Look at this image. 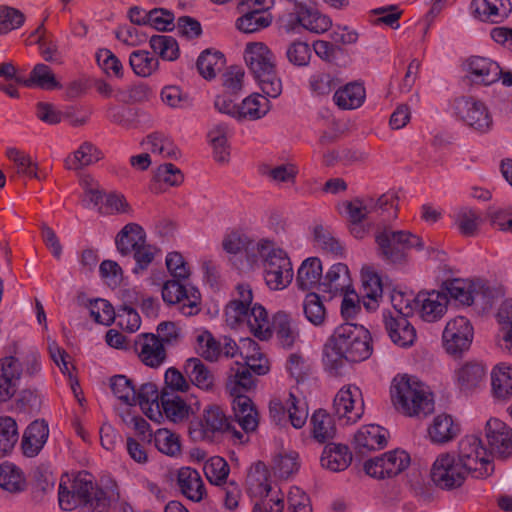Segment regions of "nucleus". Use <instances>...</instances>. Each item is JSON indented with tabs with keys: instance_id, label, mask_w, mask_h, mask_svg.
I'll return each mask as SVG.
<instances>
[{
	"instance_id": "4be33fe9",
	"label": "nucleus",
	"mask_w": 512,
	"mask_h": 512,
	"mask_svg": "<svg viewBox=\"0 0 512 512\" xmlns=\"http://www.w3.org/2000/svg\"><path fill=\"white\" fill-rule=\"evenodd\" d=\"M177 485L183 496L193 502H200L207 495L199 472L190 467H182L177 473Z\"/></svg>"
},
{
	"instance_id": "e433bc0d",
	"label": "nucleus",
	"mask_w": 512,
	"mask_h": 512,
	"mask_svg": "<svg viewBox=\"0 0 512 512\" xmlns=\"http://www.w3.org/2000/svg\"><path fill=\"white\" fill-rule=\"evenodd\" d=\"M103 158V153L91 142H83L71 155L67 156L64 164L68 170H79Z\"/></svg>"
},
{
	"instance_id": "69168bd1",
	"label": "nucleus",
	"mask_w": 512,
	"mask_h": 512,
	"mask_svg": "<svg viewBox=\"0 0 512 512\" xmlns=\"http://www.w3.org/2000/svg\"><path fill=\"white\" fill-rule=\"evenodd\" d=\"M90 315L96 323L106 326H110L116 319L114 307L105 299L90 301Z\"/></svg>"
},
{
	"instance_id": "4468645a",
	"label": "nucleus",
	"mask_w": 512,
	"mask_h": 512,
	"mask_svg": "<svg viewBox=\"0 0 512 512\" xmlns=\"http://www.w3.org/2000/svg\"><path fill=\"white\" fill-rule=\"evenodd\" d=\"M442 338L447 353L461 355L472 343L473 327L467 318L456 317L446 324Z\"/></svg>"
},
{
	"instance_id": "3c124183",
	"label": "nucleus",
	"mask_w": 512,
	"mask_h": 512,
	"mask_svg": "<svg viewBox=\"0 0 512 512\" xmlns=\"http://www.w3.org/2000/svg\"><path fill=\"white\" fill-rule=\"evenodd\" d=\"M18 426L10 416L0 417V458L6 457L18 442Z\"/></svg>"
},
{
	"instance_id": "c85d7f7f",
	"label": "nucleus",
	"mask_w": 512,
	"mask_h": 512,
	"mask_svg": "<svg viewBox=\"0 0 512 512\" xmlns=\"http://www.w3.org/2000/svg\"><path fill=\"white\" fill-rule=\"evenodd\" d=\"M233 411L239 426L246 432L254 431L258 426V412L252 400L246 396H233Z\"/></svg>"
},
{
	"instance_id": "e2e57ef3",
	"label": "nucleus",
	"mask_w": 512,
	"mask_h": 512,
	"mask_svg": "<svg viewBox=\"0 0 512 512\" xmlns=\"http://www.w3.org/2000/svg\"><path fill=\"white\" fill-rule=\"evenodd\" d=\"M229 465L219 456L211 457L204 464V473L210 483L221 485L225 483L229 474Z\"/></svg>"
},
{
	"instance_id": "1a4fd4ad",
	"label": "nucleus",
	"mask_w": 512,
	"mask_h": 512,
	"mask_svg": "<svg viewBox=\"0 0 512 512\" xmlns=\"http://www.w3.org/2000/svg\"><path fill=\"white\" fill-rule=\"evenodd\" d=\"M457 461L474 478H485L493 471L490 454L474 435L463 437L458 445Z\"/></svg>"
},
{
	"instance_id": "c9c22d12",
	"label": "nucleus",
	"mask_w": 512,
	"mask_h": 512,
	"mask_svg": "<svg viewBox=\"0 0 512 512\" xmlns=\"http://www.w3.org/2000/svg\"><path fill=\"white\" fill-rule=\"evenodd\" d=\"M184 371L192 384L198 388L210 391L214 387L215 377L211 370L199 358H189Z\"/></svg>"
},
{
	"instance_id": "338daca9",
	"label": "nucleus",
	"mask_w": 512,
	"mask_h": 512,
	"mask_svg": "<svg viewBox=\"0 0 512 512\" xmlns=\"http://www.w3.org/2000/svg\"><path fill=\"white\" fill-rule=\"evenodd\" d=\"M272 468L277 477L287 479L293 473L298 471V454L294 452L289 454H279L274 458Z\"/></svg>"
},
{
	"instance_id": "f8f14e48",
	"label": "nucleus",
	"mask_w": 512,
	"mask_h": 512,
	"mask_svg": "<svg viewBox=\"0 0 512 512\" xmlns=\"http://www.w3.org/2000/svg\"><path fill=\"white\" fill-rule=\"evenodd\" d=\"M409 464V454L404 450L395 449L384 453L380 457L367 460L364 463V470L370 477L385 479L399 475Z\"/></svg>"
},
{
	"instance_id": "09e8293b",
	"label": "nucleus",
	"mask_w": 512,
	"mask_h": 512,
	"mask_svg": "<svg viewBox=\"0 0 512 512\" xmlns=\"http://www.w3.org/2000/svg\"><path fill=\"white\" fill-rule=\"evenodd\" d=\"M153 438L154 445L159 452L176 457L181 454L180 437L168 429H158L154 434L149 433V441Z\"/></svg>"
},
{
	"instance_id": "0eeeda50",
	"label": "nucleus",
	"mask_w": 512,
	"mask_h": 512,
	"mask_svg": "<svg viewBox=\"0 0 512 512\" xmlns=\"http://www.w3.org/2000/svg\"><path fill=\"white\" fill-rule=\"evenodd\" d=\"M375 241L378 246V254L389 264L403 265L408 261V252L412 248L422 249V239L409 231H393L385 228L377 232Z\"/></svg>"
},
{
	"instance_id": "2eb2a0df",
	"label": "nucleus",
	"mask_w": 512,
	"mask_h": 512,
	"mask_svg": "<svg viewBox=\"0 0 512 512\" xmlns=\"http://www.w3.org/2000/svg\"><path fill=\"white\" fill-rule=\"evenodd\" d=\"M333 410L335 415L339 419H345L346 423L357 422L364 413L360 390L352 386L341 388L334 398Z\"/></svg>"
},
{
	"instance_id": "9b49d317",
	"label": "nucleus",
	"mask_w": 512,
	"mask_h": 512,
	"mask_svg": "<svg viewBox=\"0 0 512 512\" xmlns=\"http://www.w3.org/2000/svg\"><path fill=\"white\" fill-rule=\"evenodd\" d=\"M184 279L174 278L164 282L162 287V298L167 304H176L183 302L179 310L185 316L197 315L201 308V294L198 289L192 287L187 289L185 284L182 283Z\"/></svg>"
},
{
	"instance_id": "39448f33",
	"label": "nucleus",
	"mask_w": 512,
	"mask_h": 512,
	"mask_svg": "<svg viewBox=\"0 0 512 512\" xmlns=\"http://www.w3.org/2000/svg\"><path fill=\"white\" fill-rule=\"evenodd\" d=\"M189 434L195 441L209 443L220 441L224 436L239 443H244L247 440L245 435L232 425L223 409L218 405L206 407L198 419L191 421Z\"/></svg>"
},
{
	"instance_id": "8fccbe9b",
	"label": "nucleus",
	"mask_w": 512,
	"mask_h": 512,
	"mask_svg": "<svg viewBox=\"0 0 512 512\" xmlns=\"http://www.w3.org/2000/svg\"><path fill=\"white\" fill-rule=\"evenodd\" d=\"M26 481L22 471L13 463L4 462L0 465V487L10 493L25 489Z\"/></svg>"
},
{
	"instance_id": "58836bf2",
	"label": "nucleus",
	"mask_w": 512,
	"mask_h": 512,
	"mask_svg": "<svg viewBox=\"0 0 512 512\" xmlns=\"http://www.w3.org/2000/svg\"><path fill=\"white\" fill-rule=\"evenodd\" d=\"M241 17L236 20V27L243 33H254L268 27L272 22V17L261 6L251 10L241 12Z\"/></svg>"
},
{
	"instance_id": "9d476101",
	"label": "nucleus",
	"mask_w": 512,
	"mask_h": 512,
	"mask_svg": "<svg viewBox=\"0 0 512 512\" xmlns=\"http://www.w3.org/2000/svg\"><path fill=\"white\" fill-rule=\"evenodd\" d=\"M431 480L439 488L452 490L460 487L468 472L450 453L440 454L431 468Z\"/></svg>"
},
{
	"instance_id": "6e6d98bb",
	"label": "nucleus",
	"mask_w": 512,
	"mask_h": 512,
	"mask_svg": "<svg viewBox=\"0 0 512 512\" xmlns=\"http://www.w3.org/2000/svg\"><path fill=\"white\" fill-rule=\"evenodd\" d=\"M129 63L134 73L141 77H148L158 69V59L148 51H133L129 57Z\"/></svg>"
},
{
	"instance_id": "37998d69",
	"label": "nucleus",
	"mask_w": 512,
	"mask_h": 512,
	"mask_svg": "<svg viewBox=\"0 0 512 512\" xmlns=\"http://www.w3.org/2000/svg\"><path fill=\"white\" fill-rule=\"evenodd\" d=\"M335 104L343 110L356 109L365 100V88L359 83H349L338 89L333 96Z\"/></svg>"
},
{
	"instance_id": "774afa93",
	"label": "nucleus",
	"mask_w": 512,
	"mask_h": 512,
	"mask_svg": "<svg viewBox=\"0 0 512 512\" xmlns=\"http://www.w3.org/2000/svg\"><path fill=\"white\" fill-rule=\"evenodd\" d=\"M287 412L293 427L299 429L305 425L308 418L307 405L302 399L297 398L293 393L289 394Z\"/></svg>"
},
{
	"instance_id": "a878e982",
	"label": "nucleus",
	"mask_w": 512,
	"mask_h": 512,
	"mask_svg": "<svg viewBox=\"0 0 512 512\" xmlns=\"http://www.w3.org/2000/svg\"><path fill=\"white\" fill-rule=\"evenodd\" d=\"M49 436L48 425L44 420L33 421L25 430L21 448L27 457H35L42 450Z\"/></svg>"
},
{
	"instance_id": "052dcab7",
	"label": "nucleus",
	"mask_w": 512,
	"mask_h": 512,
	"mask_svg": "<svg viewBox=\"0 0 512 512\" xmlns=\"http://www.w3.org/2000/svg\"><path fill=\"white\" fill-rule=\"evenodd\" d=\"M314 242L319 249L326 253L335 256H342L344 253V247L340 241L321 225L314 228Z\"/></svg>"
},
{
	"instance_id": "a19ab883",
	"label": "nucleus",
	"mask_w": 512,
	"mask_h": 512,
	"mask_svg": "<svg viewBox=\"0 0 512 512\" xmlns=\"http://www.w3.org/2000/svg\"><path fill=\"white\" fill-rule=\"evenodd\" d=\"M445 289L451 298L464 305H471L484 297V293L476 290L475 286L463 279H452L444 283Z\"/></svg>"
},
{
	"instance_id": "dca6fc26",
	"label": "nucleus",
	"mask_w": 512,
	"mask_h": 512,
	"mask_svg": "<svg viewBox=\"0 0 512 512\" xmlns=\"http://www.w3.org/2000/svg\"><path fill=\"white\" fill-rule=\"evenodd\" d=\"M457 115L470 127L486 131L492 124V118L486 106L472 98H460L455 102Z\"/></svg>"
},
{
	"instance_id": "5701e85b",
	"label": "nucleus",
	"mask_w": 512,
	"mask_h": 512,
	"mask_svg": "<svg viewBox=\"0 0 512 512\" xmlns=\"http://www.w3.org/2000/svg\"><path fill=\"white\" fill-rule=\"evenodd\" d=\"M388 432L378 425H366L354 436L355 449L361 453L379 450L387 445Z\"/></svg>"
},
{
	"instance_id": "393cba45",
	"label": "nucleus",
	"mask_w": 512,
	"mask_h": 512,
	"mask_svg": "<svg viewBox=\"0 0 512 512\" xmlns=\"http://www.w3.org/2000/svg\"><path fill=\"white\" fill-rule=\"evenodd\" d=\"M272 333H275L279 344L287 349L292 348L300 336L296 321L284 311H279L273 316Z\"/></svg>"
},
{
	"instance_id": "f03ea898",
	"label": "nucleus",
	"mask_w": 512,
	"mask_h": 512,
	"mask_svg": "<svg viewBox=\"0 0 512 512\" xmlns=\"http://www.w3.org/2000/svg\"><path fill=\"white\" fill-rule=\"evenodd\" d=\"M58 500L66 511L82 506L85 512H109L111 507V498L86 471L77 473L73 479L68 475L61 477Z\"/></svg>"
},
{
	"instance_id": "79ce46f5",
	"label": "nucleus",
	"mask_w": 512,
	"mask_h": 512,
	"mask_svg": "<svg viewBox=\"0 0 512 512\" xmlns=\"http://www.w3.org/2000/svg\"><path fill=\"white\" fill-rule=\"evenodd\" d=\"M362 290L365 308L367 310H375L383 294V285L380 276L374 271H363Z\"/></svg>"
},
{
	"instance_id": "bb28decb",
	"label": "nucleus",
	"mask_w": 512,
	"mask_h": 512,
	"mask_svg": "<svg viewBox=\"0 0 512 512\" xmlns=\"http://www.w3.org/2000/svg\"><path fill=\"white\" fill-rule=\"evenodd\" d=\"M236 291L237 298L231 300L225 308L226 322L231 326L241 323L253 300V292L249 284H238Z\"/></svg>"
},
{
	"instance_id": "4c0bfd02",
	"label": "nucleus",
	"mask_w": 512,
	"mask_h": 512,
	"mask_svg": "<svg viewBox=\"0 0 512 512\" xmlns=\"http://www.w3.org/2000/svg\"><path fill=\"white\" fill-rule=\"evenodd\" d=\"M145 242V233L142 227L136 223L125 225L117 234L115 243L117 250L126 256Z\"/></svg>"
},
{
	"instance_id": "a211bd4d",
	"label": "nucleus",
	"mask_w": 512,
	"mask_h": 512,
	"mask_svg": "<svg viewBox=\"0 0 512 512\" xmlns=\"http://www.w3.org/2000/svg\"><path fill=\"white\" fill-rule=\"evenodd\" d=\"M486 438L490 454L505 459L512 455V429L499 419L486 423Z\"/></svg>"
},
{
	"instance_id": "bf43d9fd",
	"label": "nucleus",
	"mask_w": 512,
	"mask_h": 512,
	"mask_svg": "<svg viewBox=\"0 0 512 512\" xmlns=\"http://www.w3.org/2000/svg\"><path fill=\"white\" fill-rule=\"evenodd\" d=\"M152 50L164 60H175L179 55L177 41L168 35H154L150 38Z\"/></svg>"
},
{
	"instance_id": "6e6552de",
	"label": "nucleus",
	"mask_w": 512,
	"mask_h": 512,
	"mask_svg": "<svg viewBox=\"0 0 512 512\" xmlns=\"http://www.w3.org/2000/svg\"><path fill=\"white\" fill-rule=\"evenodd\" d=\"M37 353L31 352L25 357L7 356L0 360V402L9 400L16 392V382L21 375L32 377L40 370Z\"/></svg>"
},
{
	"instance_id": "aec40b11",
	"label": "nucleus",
	"mask_w": 512,
	"mask_h": 512,
	"mask_svg": "<svg viewBox=\"0 0 512 512\" xmlns=\"http://www.w3.org/2000/svg\"><path fill=\"white\" fill-rule=\"evenodd\" d=\"M415 306L419 307L420 316L424 321L434 322L446 312L448 298L438 291L419 292L414 298Z\"/></svg>"
},
{
	"instance_id": "423d86ee",
	"label": "nucleus",
	"mask_w": 512,
	"mask_h": 512,
	"mask_svg": "<svg viewBox=\"0 0 512 512\" xmlns=\"http://www.w3.org/2000/svg\"><path fill=\"white\" fill-rule=\"evenodd\" d=\"M272 246L271 241L263 239L257 243V251L262 258L266 285L272 290H282L293 280L292 263L284 250Z\"/></svg>"
},
{
	"instance_id": "72a5a7b5",
	"label": "nucleus",
	"mask_w": 512,
	"mask_h": 512,
	"mask_svg": "<svg viewBox=\"0 0 512 512\" xmlns=\"http://www.w3.org/2000/svg\"><path fill=\"white\" fill-rule=\"evenodd\" d=\"M322 278V264L319 258L310 257L304 260L297 272V285L303 291L320 287Z\"/></svg>"
},
{
	"instance_id": "de8ad7c7",
	"label": "nucleus",
	"mask_w": 512,
	"mask_h": 512,
	"mask_svg": "<svg viewBox=\"0 0 512 512\" xmlns=\"http://www.w3.org/2000/svg\"><path fill=\"white\" fill-rule=\"evenodd\" d=\"M224 65V55L219 51H211L210 49L203 51L196 63L200 75L207 80L215 78Z\"/></svg>"
},
{
	"instance_id": "c756f323",
	"label": "nucleus",
	"mask_w": 512,
	"mask_h": 512,
	"mask_svg": "<svg viewBox=\"0 0 512 512\" xmlns=\"http://www.w3.org/2000/svg\"><path fill=\"white\" fill-rule=\"evenodd\" d=\"M509 0H473L471 8L482 21L498 23L507 16Z\"/></svg>"
},
{
	"instance_id": "2f4dec72",
	"label": "nucleus",
	"mask_w": 512,
	"mask_h": 512,
	"mask_svg": "<svg viewBox=\"0 0 512 512\" xmlns=\"http://www.w3.org/2000/svg\"><path fill=\"white\" fill-rule=\"evenodd\" d=\"M247 322L250 331L261 340L271 337V327L266 309L260 304H254L247 309V313L241 319V323Z\"/></svg>"
},
{
	"instance_id": "412c9836",
	"label": "nucleus",
	"mask_w": 512,
	"mask_h": 512,
	"mask_svg": "<svg viewBox=\"0 0 512 512\" xmlns=\"http://www.w3.org/2000/svg\"><path fill=\"white\" fill-rule=\"evenodd\" d=\"M385 329L392 342L400 347L411 346L416 339V331L407 317L384 314Z\"/></svg>"
},
{
	"instance_id": "864d4df0",
	"label": "nucleus",
	"mask_w": 512,
	"mask_h": 512,
	"mask_svg": "<svg viewBox=\"0 0 512 512\" xmlns=\"http://www.w3.org/2000/svg\"><path fill=\"white\" fill-rule=\"evenodd\" d=\"M314 438L324 443L336 434V427L332 417L325 410L316 411L311 417Z\"/></svg>"
},
{
	"instance_id": "0e129e2a",
	"label": "nucleus",
	"mask_w": 512,
	"mask_h": 512,
	"mask_svg": "<svg viewBox=\"0 0 512 512\" xmlns=\"http://www.w3.org/2000/svg\"><path fill=\"white\" fill-rule=\"evenodd\" d=\"M6 156L9 160L13 161L17 165L18 173L40 179L37 173L38 166L32 161L28 154L17 148H8L6 151Z\"/></svg>"
},
{
	"instance_id": "4d7b16f0",
	"label": "nucleus",
	"mask_w": 512,
	"mask_h": 512,
	"mask_svg": "<svg viewBox=\"0 0 512 512\" xmlns=\"http://www.w3.org/2000/svg\"><path fill=\"white\" fill-rule=\"evenodd\" d=\"M227 130L225 124H218L208 132L209 141L214 150V158L217 162H226L229 157L227 145Z\"/></svg>"
},
{
	"instance_id": "7c9ffc66",
	"label": "nucleus",
	"mask_w": 512,
	"mask_h": 512,
	"mask_svg": "<svg viewBox=\"0 0 512 512\" xmlns=\"http://www.w3.org/2000/svg\"><path fill=\"white\" fill-rule=\"evenodd\" d=\"M320 461L322 467L332 472H340L351 464L352 454L346 445L329 444L325 446Z\"/></svg>"
},
{
	"instance_id": "a18cd8bd",
	"label": "nucleus",
	"mask_w": 512,
	"mask_h": 512,
	"mask_svg": "<svg viewBox=\"0 0 512 512\" xmlns=\"http://www.w3.org/2000/svg\"><path fill=\"white\" fill-rule=\"evenodd\" d=\"M160 408L163 409L166 417L173 422H180L188 416L189 406L179 396L162 389Z\"/></svg>"
},
{
	"instance_id": "20e7f679",
	"label": "nucleus",
	"mask_w": 512,
	"mask_h": 512,
	"mask_svg": "<svg viewBox=\"0 0 512 512\" xmlns=\"http://www.w3.org/2000/svg\"><path fill=\"white\" fill-rule=\"evenodd\" d=\"M244 59L262 92L271 98L282 93V81L276 71L272 51L261 42L247 44Z\"/></svg>"
},
{
	"instance_id": "13d9d810",
	"label": "nucleus",
	"mask_w": 512,
	"mask_h": 512,
	"mask_svg": "<svg viewBox=\"0 0 512 512\" xmlns=\"http://www.w3.org/2000/svg\"><path fill=\"white\" fill-rule=\"evenodd\" d=\"M303 311L306 319L315 326H320L326 319V308L316 293L306 295L303 303Z\"/></svg>"
},
{
	"instance_id": "f3484780",
	"label": "nucleus",
	"mask_w": 512,
	"mask_h": 512,
	"mask_svg": "<svg viewBox=\"0 0 512 512\" xmlns=\"http://www.w3.org/2000/svg\"><path fill=\"white\" fill-rule=\"evenodd\" d=\"M133 350L144 365L152 368L162 365L167 357L163 343L153 333L139 334L134 341Z\"/></svg>"
},
{
	"instance_id": "603ef678",
	"label": "nucleus",
	"mask_w": 512,
	"mask_h": 512,
	"mask_svg": "<svg viewBox=\"0 0 512 512\" xmlns=\"http://www.w3.org/2000/svg\"><path fill=\"white\" fill-rule=\"evenodd\" d=\"M27 87L36 86L45 90L60 88V83L56 80L51 68L45 64H37L30 72L29 78L23 81Z\"/></svg>"
},
{
	"instance_id": "cd10ccee",
	"label": "nucleus",
	"mask_w": 512,
	"mask_h": 512,
	"mask_svg": "<svg viewBox=\"0 0 512 512\" xmlns=\"http://www.w3.org/2000/svg\"><path fill=\"white\" fill-rule=\"evenodd\" d=\"M300 4V10L295 14L296 22L311 33L321 34L330 29L332 22L326 15L321 14L310 1Z\"/></svg>"
},
{
	"instance_id": "f257e3e1",
	"label": "nucleus",
	"mask_w": 512,
	"mask_h": 512,
	"mask_svg": "<svg viewBox=\"0 0 512 512\" xmlns=\"http://www.w3.org/2000/svg\"><path fill=\"white\" fill-rule=\"evenodd\" d=\"M373 352L370 332L361 325L345 323L336 328L324 350V363L335 374L348 362H361Z\"/></svg>"
},
{
	"instance_id": "f704fd0d",
	"label": "nucleus",
	"mask_w": 512,
	"mask_h": 512,
	"mask_svg": "<svg viewBox=\"0 0 512 512\" xmlns=\"http://www.w3.org/2000/svg\"><path fill=\"white\" fill-rule=\"evenodd\" d=\"M459 432V425L448 414L436 416L428 429L431 441L438 444L450 442Z\"/></svg>"
},
{
	"instance_id": "ea45409f",
	"label": "nucleus",
	"mask_w": 512,
	"mask_h": 512,
	"mask_svg": "<svg viewBox=\"0 0 512 512\" xmlns=\"http://www.w3.org/2000/svg\"><path fill=\"white\" fill-rule=\"evenodd\" d=\"M497 320L500 325L497 344L503 351L512 355V299L501 304Z\"/></svg>"
},
{
	"instance_id": "7ed1b4c3",
	"label": "nucleus",
	"mask_w": 512,
	"mask_h": 512,
	"mask_svg": "<svg viewBox=\"0 0 512 512\" xmlns=\"http://www.w3.org/2000/svg\"><path fill=\"white\" fill-rule=\"evenodd\" d=\"M390 394L395 409L406 416L427 415L434 409L431 394L416 377L407 375L395 377Z\"/></svg>"
},
{
	"instance_id": "6ab92c4d",
	"label": "nucleus",
	"mask_w": 512,
	"mask_h": 512,
	"mask_svg": "<svg viewBox=\"0 0 512 512\" xmlns=\"http://www.w3.org/2000/svg\"><path fill=\"white\" fill-rule=\"evenodd\" d=\"M464 69L469 73V79L475 84L491 85L500 79L499 64L489 58L472 56L464 63Z\"/></svg>"
},
{
	"instance_id": "473e14b6",
	"label": "nucleus",
	"mask_w": 512,
	"mask_h": 512,
	"mask_svg": "<svg viewBox=\"0 0 512 512\" xmlns=\"http://www.w3.org/2000/svg\"><path fill=\"white\" fill-rule=\"evenodd\" d=\"M350 287V276L348 267L343 263L331 266L320 284L322 292L330 294L343 293Z\"/></svg>"
},
{
	"instance_id": "ddd939ff",
	"label": "nucleus",
	"mask_w": 512,
	"mask_h": 512,
	"mask_svg": "<svg viewBox=\"0 0 512 512\" xmlns=\"http://www.w3.org/2000/svg\"><path fill=\"white\" fill-rule=\"evenodd\" d=\"M249 489L258 494L261 499L254 504L252 512H282L284 500L281 497L268 499L271 486L267 479L266 466L259 462L255 466V472L248 477Z\"/></svg>"
},
{
	"instance_id": "49530a36",
	"label": "nucleus",
	"mask_w": 512,
	"mask_h": 512,
	"mask_svg": "<svg viewBox=\"0 0 512 512\" xmlns=\"http://www.w3.org/2000/svg\"><path fill=\"white\" fill-rule=\"evenodd\" d=\"M486 370L483 365L469 362L457 371V381L461 390L469 391L477 388L483 382Z\"/></svg>"
},
{
	"instance_id": "680f3d73",
	"label": "nucleus",
	"mask_w": 512,
	"mask_h": 512,
	"mask_svg": "<svg viewBox=\"0 0 512 512\" xmlns=\"http://www.w3.org/2000/svg\"><path fill=\"white\" fill-rule=\"evenodd\" d=\"M110 386L114 395L123 403L130 406L136 404V389L125 375L112 377Z\"/></svg>"
},
{
	"instance_id": "c03bdc74",
	"label": "nucleus",
	"mask_w": 512,
	"mask_h": 512,
	"mask_svg": "<svg viewBox=\"0 0 512 512\" xmlns=\"http://www.w3.org/2000/svg\"><path fill=\"white\" fill-rule=\"evenodd\" d=\"M270 108L271 103L266 97L257 93L252 94L239 105L238 119H260L269 112Z\"/></svg>"
},
{
	"instance_id": "b1692460",
	"label": "nucleus",
	"mask_w": 512,
	"mask_h": 512,
	"mask_svg": "<svg viewBox=\"0 0 512 512\" xmlns=\"http://www.w3.org/2000/svg\"><path fill=\"white\" fill-rule=\"evenodd\" d=\"M256 381L247 365L235 362L229 369L226 388L231 396H243L255 388Z\"/></svg>"
},
{
	"instance_id": "5fc2aeb1",
	"label": "nucleus",
	"mask_w": 512,
	"mask_h": 512,
	"mask_svg": "<svg viewBox=\"0 0 512 512\" xmlns=\"http://www.w3.org/2000/svg\"><path fill=\"white\" fill-rule=\"evenodd\" d=\"M491 382L494 396L507 399L512 395V368L497 366L492 371Z\"/></svg>"
}]
</instances>
